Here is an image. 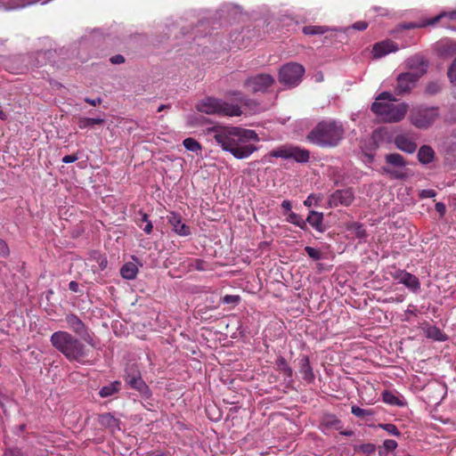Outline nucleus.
<instances>
[{"mask_svg":"<svg viewBox=\"0 0 456 456\" xmlns=\"http://www.w3.org/2000/svg\"><path fill=\"white\" fill-rule=\"evenodd\" d=\"M52 346L61 353L69 361L80 364L90 363V350L77 338L68 331H55L50 338Z\"/></svg>","mask_w":456,"mask_h":456,"instance_id":"nucleus-1","label":"nucleus"},{"mask_svg":"<svg viewBox=\"0 0 456 456\" xmlns=\"http://www.w3.org/2000/svg\"><path fill=\"white\" fill-rule=\"evenodd\" d=\"M345 136V128L340 121L322 120L307 134L306 140L321 148H335Z\"/></svg>","mask_w":456,"mask_h":456,"instance_id":"nucleus-2","label":"nucleus"},{"mask_svg":"<svg viewBox=\"0 0 456 456\" xmlns=\"http://www.w3.org/2000/svg\"><path fill=\"white\" fill-rule=\"evenodd\" d=\"M195 109L201 113L208 115L239 117L242 111L237 104L228 103L220 99L207 97L199 101Z\"/></svg>","mask_w":456,"mask_h":456,"instance_id":"nucleus-3","label":"nucleus"},{"mask_svg":"<svg viewBox=\"0 0 456 456\" xmlns=\"http://www.w3.org/2000/svg\"><path fill=\"white\" fill-rule=\"evenodd\" d=\"M440 117L439 108L436 106L419 105L410 110L409 120L412 126L419 129L429 128Z\"/></svg>","mask_w":456,"mask_h":456,"instance_id":"nucleus-4","label":"nucleus"},{"mask_svg":"<svg viewBox=\"0 0 456 456\" xmlns=\"http://www.w3.org/2000/svg\"><path fill=\"white\" fill-rule=\"evenodd\" d=\"M370 110L385 122H399L405 117L408 105L404 102L394 104L392 102H374Z\"/></svg>","mask_w":456,"mask_h":456,"instance_id":"nucleus-5","label":"nucleus"},{"mask_svg":"<svg viewBox=\"0 0 456 456\" xmlns=\"http://www.w3.org/2000/svg\"><path fill=\"white\" fill-rule=\"evenodd\" d=\"M240 127L215 126L208 128V134H214V138L221 148L232 154L235 142L239 141Z\"/></svg>","mask_w":456,"mask_h":456,"instance_id":"nucleus-6","label":"nucleus"},{"mask_svg":"<svg viewBox=\"0 0 456 456\" xmlns=\"http://www.w3.org/2000/svg\"><path fill=\"white\" fill-rule=\"evenodd\" d=\"M240 127L215 126L208 128V134H214V138L221 148L232 154L235 142L239 141Z\"/></svg>","mask_w":456,"mask_h":456,"instance_id":"nucleus-7","label":"nucleus"},{"mask_svg":"<svg viewBox=\"0 0 456 456\" xmlns=\"http://www.w3.org/2000/svg\"><path fill=\"white\" fill-rule=\"evenodd\" d=\"M239 141L235 142L234 149L232 150V156L238 159H242L249 157L254 151L257 150L251 142H258V134L250 129L240 128L238 133Z\"/></svg>","mask_w":456,"mask_h":456,"instance_id":"nucleus-8","label":"nucleus"},{"mask_svg":"<svg viewBox=\"0 0 456 456\" xmlns=\"http://www.w3.org/2000/svg\"><path fill=\"white\" fill-rule=\"evenodd\" d=\"M386 165L381 167L383 173L388 175L394 179H405L404 172L407 162L399 153H388L385 155Z\"/></svg>","mask_w":456,"mask_h":456,"instance_id":"nucleus-9","label":"nucleus"},{"mask_svg":"<svg viewBox=\"0 0 456 456\" xmlns=\"http://www.w3.org/2000/svg\"><path fill=\"white\" fill-rule=\"evenodd\" d=\"M270 156L284 159H293L297 163H307L310 159V151L297 145L286 144L270 151Z\"/></svg>","mask_w":456,"mask_h":456,"instance_id":"nucleus-10","label":"nucleus"},{"mask_svg":"<svg viewBox=\"0 0 456 456\" xmlns=\"http://www.w3.org/2000/svg\"><path fill=\"white\" fill-rule=\"evenodd\" d=\"M304 74L305 68L301 64L287 63L279 70V82L286 86L294 87L299 85Z\"/></svg>","mask_w":456,"mask_h":456,"instance_id":"nucleus-11","label":"nucleus"},{"mask_svg":"<svg viewBox=\"0 0 456 456\" xmlns=\"http://www.w3.org/2000/svg\"><path fill=\"white\" fill-rule=\"evenodd\" d=\"M125 381L132 389L136 390L142 398L150 399L151 397V390L142 379L141 372L136 366L131 365L126 369Z\"/></svg>","mask_w":456,"mask_h":456,"instance_id":"nucleus-12","label":"nucleus"},{"mask_svg":"<svg viewBox=\"0 0 456 456\" xmlns=\"http://www.w3.org/2000/svg\"><path fill=\"white\" fill-rule=\"evenodd\" d=\"M65 322L71 331L79 336L92 347H96V342L94 337L90 334L87 326L77 314L73 313L67 314L65 315Z\"/></svg>","mask_w":456,"mask_h":456,"instance_id":"nucleus-13","label":"nucleus"},{"mask_svg":"<svg viewBox=\"0 0 456 456\" xmlns=\"http://www.w3.org/2000/svg\"><path fill=\"white\" fill-rule=\"evenodd\" d=\"M274 83L275 78L272 75L260 73L256 76L248 77L244 81L243 86L245 88H248L252 94H266Z\"/></svg>","mask_w":456,"mask_h":456,"instance_id":"nucleus-14","label":"nucleus"},{"mask_svg":"<svg viewBox=\"0 0 456 456\" xmlns=\"http://www.w3.org/2000/svg\"><path fill=\"white\" fill-rule=\"evenodd\" d=\"M426 73L425 69L419 71H409L401 73L397 77L395 86L396 94H403L411 92L416 86L418 80Z\"/></svg>","mask_w":456,"mask_h":456,"instance_id":"nucleus-15","label":"nucleus"},{"mask_svg":"<svg viewBox=\"0 0 456 456\" xmlns=\"http://www.w3.org/2000/svg\"><path fill=\"white\" fill-rule=\"evenodd\" d=\"M354 200V193L352 188L344 190H337L330 196V205L338 207L339 205L347 207L352 204Z\"/></svg>","mask_w":456,"mask_h":456,"instance_id":"nucleus-16","label":"nucleus"},{"mask_svg":"<svg viewBox=\"0 0 456 456\" xmlns=\"http://www.w3.org/2000/svg\"><path fill=\"white\" fill-rule=\"evenodd\" d=\"M392 275L395 280H398L399 283L403 284L411 291L417 292L419 290L420 282L417 276L404 270H396Z\"/></svg>","mask_w":456,"mask_h":456,"instance_id":"nucleus-17","label":"nucleus"},{"mask_svg":"<svg viewBox=\"0 0 456 456\" xmlns=\"http://www.w3.org/2000/svg\"><path fill=\"white\" fill-rule=\"evenodd\" d=\"M321 425L322 427L328 430H338L340 431V435L344 436H352L354 435V432L352 430L342 431V421L335 414L332 413H324L321 419Z\"/></svg>","mask_w":456,"mask_h":456,"instance_id":"nucleus-18","label":"nucleus"},{"mask_svg":"<svg viewBox=\"0 0 456 456\" xmlns=\"http://www.w3.org/2000/svg\"><path fill=\"white\" fill-rule=\"evenodd\" d=\"M168 224L172 226V231L179 236H189L191 234V228L183 222L180 214L170 212L167 216Z\"/></svg>","mask_w":456,"mask_h":456,"instance_id":"nucleus-19","label":"nucleus"},{"mask_svg":"<svg viewBox=\"0 0 456 456\" xmlns=\"http://www.w3.org/2000/svg\"><path fill=\"white\" fill-rule=\"evenodd\" d=\"M398 50L397 45L391 40H385L376 43L372 48V54L374 58H381L390 53Z\"/></svg>","mask_w":456,"mask_h":456,"instance_id":"nucleus-20","label":"nucleus"},{"mask_svg":"<svg viewBox=\"0 0 456 456\" xmlns=\"http://www.w3.org/2000/svg\"><path fill=\"white\" fill-rule=\"evenodd\" d=\"M394 143L397 149L406 153L411 154L417 150V143L404 134L395 135Z\"/></svg>","mask_w":456,"mask_h":456,"instance_id":"nucleus-21","label":"nucleus"},{"mask_svg":"<svg viewBox=\"0 0 456 456\" xmlns=\"http://www.w3.org/2000/svg\"><path fill=\"white\" fill-rule=\"evenodd\" d=\"M306 224H309L319 232H324L326 228L323 225V213L311 210L306 217Z\"/></svg>","mask_w":456,"mask_h":456,"instance_id":"nucleus-22","label":"nucleus"},{"mask_svg":"<svg viewBox=\"0 0 456 456\" xmlns=\"http://www.w3.org/2000/svg\"><path fill=\"white\" fill-rule=\"evenodd\" d=\"M299 371L303 375V379L307 383H312L314 379V374L313 368L310 365L309 357L307 355H302L299 364Z\"/></svg>","mask_w":456,"mask_h":456,"instance_id":"nucleus-23","label":"nucleus"},{"mask_svg":"<svg viewBox=\"0 0 456 456\" xmlns=\"http://www.w3.org/2000/svg\"><path fill=\"white\" fill-rule=\"evenodd\" d=\"M417 157L422 165H428L434 161L436 152L431 146L425 144L419 149Z\"/></svg>","mask_w":456,"mask_h":456,"instance_id":"nucleus-24","label":"nucleus"},{"mask_svg":"<svg viewBox=\"0 0 456 456\" xmlns=\"http://www.w3.org/2000/svg\"><path fill=\"white\" fill-rule=\"evenodd\" d=\"M121 389V382L118 380H115L108 384L107 386H103L100 391L99 395L102 398H106L118 394Z\"/></svg>","mask_w":456,"mask_h":456,"instance_id":"nucleus-25","label":"nucleus"},{"mask_svg":"<svg viewBox=\"0 0 456 456\" xmlns=\"http://www.w3.org/2000/svg\"><path fill=\"white\" fill-rule=\"evenodd\" d=\"M105 119L102 118H85L79 117L77 118V126L80 129L93 128L96 125H103Z\"/></svg>","mask_w":456,"mask_h":456,"instance_id":"nucleus-26","label":"nucleus"},{"mask_svg":"<svg viewBox=\"0 0 456 456\" xmlns=\"http://www.w3.org/2000/svg\"><path fill=\"white\" fill-rule=\"evenodd\" d=\"M276 368L279 371L282 372L286 379L292 380L293 370L288 364L286 359L282 355H279L275 361Z\"/></svg>","mask_w":456,"mask_h":456,"instance_id":"nucleus-27","label":"nucleus"},{"mask_svg":"<svg viewBox=\"0 0 456 456\" xmlns=\"http://www.w3.org/2000/svg\"><path fill=\"white\" fill-rule=\"evenodd\" d=\"M137 273H138V268L132 262L126 263L120 269V275L126 280L135 279Z\"/></svg>","mask_w":456,"mask_h":456,"instance_id":"nucleus-28","label":"nucleus"},{"mask_svg":"<svg viewBox=\"0 0 456 456\" xmlns=\"http://www.w3.org/2000/svg\"><path fill=\"white\" fill-rule=\"evenodd\" d=\"M428 22H429V18L428 19H421L419 21L403 22L398 25V28L400 30H404V29L421 28H425L427 26H432V24L428 23Z\"/></svg>","mask_w":456,"mask_h":456,"instance_id":"nucleus-29","label":"nucleus"},{"mask_svg":"<svg viewBox=\"0 0 456 456\" xmlns=\"http://www.w3.org/2000/svg\"><path fill=\"white\" fill-rule=\"evenodd\" d=\"M330 30V28L327 26L309 25V26H305L302 28V32L307 36L323 35Z\"/></svg>","mask_w":456,"mask_h":456,"instance_id":"nucleus-30","label":"nucleus"},{"mask_svg":"<svg viewBox=\"0 0 456 456\" xmlns=\"http://www.w3.org/2000/svg\"><path fill=\"white\" fill-rule=\"evenodd\" d=\"M101 425L106 428H118L119 420L116 419L111 413H103L100 415Z\"/></svg>","mask_w":456,"mask_h":456,"instance_id":"nucleus-31","label":"nucleus"},{"mask_svg":"<svg viewBox=\"0 0 456 456\" xmlns=\"http://www.w3.org/2000/svg\"><path fill=\"white\" fill-rule=\"evenodd\" d=\"M406 64H407V67L410 68L411 69H415L414 71H419L422 68L427 70V66H428L427 62L422 58L418 57V56L409 58L407 60Z\"/></svg>","mask_w":456,"mask_h":456,"instance_id":"nucleus-32","label":"nucleus"},{"mask_svg":"<svg viewBox=\"0 0 456 456\" xmlns=\"http://www.w3.org/2000/svg\"><path fill=\"white\" fill-rule=\"evenodd\" d=\"M444 19H448L449 20H456V10L450 12H442L434 18H429V22L432 26L437 24L442 21Z\"/></svg>","mask_w":456,"mask_h":456,"instance_id":"nucleus-33","label":"nucleus"},{"mask_svg":"<svg viewBox=\"0 0 456 456\" xmlns=\"http://www.w3.org/2000/svg\"><path fill=\"white\" fill-rule=\"evenodd\" d=\"M427 337L433 338L436 341H445L447 339L446 335L437 327L431 326L427 330Z\"/></svg>","mask_w":456,"mask_h":456,"instance_id":"nucleus-34","label":"nucleus"},{"mask_svg":"<svg viewBox=\"0 0 456 456\" xmlns=\"http://www.w3.org/2000/svg\"><path fill=\"white\" fill-rule=\"evenodd\" d=\"M138 214L141 216L140 222L142 224H139L140 227L144 231L146 234H151L153 230V225L151 221L149 219V216L141 210L138 212Z\"/></svg>","mask_w":456,"mask_h":456,"instance_id":"nucleus-35","label":"nucleus"},{"mask_svg":"<svg viewBox=\"0 0 456 456\" xmlns=\"http://www.w3.org/2000/svg\"><path fill=\"white\" fill-rule=\"evenodd\" d=\"M348 230L351 231L354 236L358 239H365L367 237V232L363 227V224L358 222L352 223Z\"/></svg>","mask_w":456,"mask_h":456,"instance_id":"nucleus-36","label":"nucleus"},{"mask_svg":"<svg viewBox=\"0 0 456 456\" xmlns=\"http://www.w3.org/2000/svg\"><path fill=\"white\" fill-rule=\"evenodd\" d=\"M287 221L289 222L290 224H293L297 226H298L300 229L304 230V231H306L307 230V224H306V222L305 220H304L301 216L294 213V212H290L287 217Z\"/></svg>","mask_w":456,"mask_h":456,"instance_id":"nucleus-37","label":"nucleus"},{"mask_svg":"<svg viewBox=\"0 0 456 456\" xmlns=\"http://www.w3.org/2000/svg\"><path fill=\"white\" fill-rule=\"evenodd\" d=\"M382 400L384 403H386L389 405H397V406L403 405V403L400 401V399L396 395H395L394 393H392L389 390L383 391Z\"/></svg>","mask_w":456,"mask_h":456,"instance_id":"nucleus-38","label":"nucleus"},{"mask_svg":"<svg viewBox=\"0 0 456 456\" xmlns=\"http://www.w3.org/2000/svg\"><path fill=\"white\" fill-rule=\"evenodd\" d=\"M183 145L187 151H192V152H198L201 151L202 147L200 143L196 141L194 138L188 137L183 140Z\"/></svg>","mask_w":456,"mask_h":456,"instance_id":"nucleus-39","label":"nucleus"},{"mask_svg":"<svg viewBox=\"0 0 456 456\" xmlns=\"http://www.w3.org/2000/svg\"><path fill=\"white\" fill-rule=\"evenodd\" d=\"M397 442L393 439H387L383 442V447L386 450V452L379 451V456H386L387 452H393L397 447Z\"/></svg>","mask_w":456,"mask_h":456,"instance_id":"nucleus-40","label":"nucleus"},{"mask_svg":"<svg viewBox=\"0 0 456 456\" xmlns=\"http://www.w3.org/2000/svg\"><path fill=\"white\" fill-rule=\"evenodd\" d=\"M228 94L235 97L239 102H243L246 106L250 107L252 104H255L252 100L248 99L240 91H231Z\"/></svg>","mask_w":456,"mask_h":456,"instance_id":"nucleus-41","label":"nucleus"},{"mask_svg":"<svg viewBox=\"0 0 456 456\" xmlns=\"http://www.w3.org/2000/svg\"><path fill=\"white\" fill-rule=\"evenodd\" d=\"M351 412L352 414H354L355 417H358V418H361V419H364L365 417L367 416H370L372 415V412L369 410H366V409H362V408H360L359 406L357 405H353L351 407Z\"/></svg>","mask_w":456,"mask_h":456,"instance_id":"nucleus-42","label":"nucleus"},{"mask_svg":"<svg viewBox=\"0 0 456 456\" xmlns=\"http://www.w3.org/2000/svg\"><path fill=\"white\" fill-rule=\"evenodd\" d=\"M441 89L442 86L438 82L432 81L427 85L425 92L429 95H436L441 91Z\"/></svg>","mask_w":456,"mask_h":456,"instance_id":"nucleus-43","label":"nucleus"},{"mask_svg":"<svg viewBox=\"0 0 456 456\" xmlns=\"http://www.w3.org/2000/svg\"><path fill=\"white\" fill-rule=\"evenodd\" d=\"M356 451L365 453L367 455L371 454L375 452L376 446L373 444L367 443L360 444L355 448Z\"/></svg>","mask_w":456,"mask_h":456,"instance_id":"nucleus-44","label":"nucleus"},{"mask_svg":"<svg viewBox=\"0 0 456 456\" xmlns=\"http://www.w3.org/2000/svg\"><path fill=\"white\" fill-rule=\"evenodd\" d=\"M379 427L393 436H401V432L399 431L397 427L394 424H391V423L379 424Z\"/></svg>","mask_w":456,"mask_h":456,"instance_id":"nucleus-45","label":"nucleus"},{"mask_svg":"<svg viewBox=\"0 0 456 456\" xmlns=\"http://www.w3.org/2000/svg\"><path fill=\"white\" fill-rule=\"evenodd\" d=\"M305 251L306 252L308 256L310 258H312L313 260H314V261L320 260L322 258L321 252L318 249L314 248H312L310 246H306L305 248Z\"/></svg>","mask_w":456,"mask_h":456,"instance_id":"nucleus-46","label":"nucleus"},{"mask_svg":"<svg viewBox=\"0 0 456 456\" xmlns=\"http://www.w3.org/2000/svg\"><path fill=\"white\" fill-rule=\"evenodd\" d=\"M451 83L456 86V58L453 60L447 71Z\"/></svg>","mask_w":456,"mask_h":456,"instance_id":"nucleus-47","label":"nucleus"},{"mask_svg":"<svg viewBox=\"0 0 456 456\" xmlns=\"http://www.w3.org/2000/svg\"><path fill=\"white\" fill-rule=\"evenodd\" d=\"M240 300V296L238 295H225L224 297H222L221 301L224 304H232L237 305Z\"/></svg>","mask_w":456,"mask_h":456,"instance_id":"nucleus-48","label":"nucleus"},{"mask_svg":"<svg viewBox=\"0 0 456 456\" xmlns=\"http://www.w3.org/2000/svg\"><path fill=\"white\" fill-rule=\"evenodd\" d=\"M51 54H52L51 51H40V52H37V58L38 60H37V64L39 65V66L44 65L45 58L48 55H51Z\"/></svg>","mask_w":456,"mask_h":456,"instance_id":"nucleus-49","label":"nucleus"},{"mask_svg":"<svg viewBox=\"0 0 456 456\" xmlns=\"http://www.w3.org/2000/svg\"><path fill=\"white\" fill-rule=\"evenodd\" d=\"M10 254V249L7 245V243L0 239V256L1 257H7Z\"/></svg>","mask_w":456,"mask_h":456,"instance_id":"nucleus-50","label":"nucleus"},{"mask_svg":"<svg viewBox=\"0 0 456 456\" xmlns=\"http://www.w3.org/2000/svg\"><path fill=\"white\" fill-rule=\"evenodd\" d=\"M383 100H387L388 101L387 102H391L392 101L395 100L394 96L392 95L391 93L389 92H382L381 94H379L377 98H376V102H381Z\"/></svg>","mask_w":456,"mask_h":456,"instance_id":"nucleus-51","label":"nucleus"},{"mask_svg":"<svg viewBox=\"0 0 456 456\" xmlns=\"http://www.w3.org/2000/svg\"><path fill=\"white\" fill-rule=\"evenodd\" d=\"M280 20H281V22H282L283 26H287V27H289L292 24H295V25L298 24V22L297 20H295L294 18L288 16V15L282 16Z\"/></svg>","mask_w":456,"mask_h":456,"instance_id":"nucleus-52","label":"nucleus"},{"mask_svg":"<svg viewBox=\"0 0 456 456\" xmlns=\"http://www.w3.org/2000/svg\"><path fill=\"white\" fill-rule=\"evenodd\" d=\"M320 198L316 197L315 194H310L307 199L304 201V205L306 207H312L313 205H317L318 200Z\"/></svg>","mask_w":456,"mask_h":456,"instance_id":"nucleus-53","label":"nucleus"},{"mask_svg":"<svg viewBox=\"0 0 456 456\" xmlns=\"http://www.w3.org/2000/svg\"><path fill=\"white\" fill-rule=\"evenodd\" d=\"M98 265H99V269L101 271H103L107 268V265H108V260H107V257L105 256H102V255H99V256L97 257L96 259Z\"/></svg>","mask_w":456,"mask_h":456,"instance_id":"nucleus-54","label":"nucleus"},{"mask_svg":"<svg viewBox=\"0 0 456 456\" xmlns=\"http://www.w3.org/2000/svg\"><path fill=\"white\" fill-rule=\"evenodd\" d=\"M352 28L356 30H365L368 28V23L364 20L356 21L353 24Z\"/></svg>","mask_w":456,"mask_h":456,"instance_id":"nucleus-55","label":"nucleus"},{"mask_svg":"<svg viewBox=\"0 0 456 456\" xmlns=\"http://www.w3.org/2000/svg\"><path fill=\"white\" fill-rule=\"evenodd\" d=\"M110 61L112 64L117 65V64L124 63L126 61V59L121 54H116V55L110 57Z\"/></svg>","mask_w":456,"mask_h":456,"instance_id":"nucleus-56","label":"nucleus"},{"mask_svg":"<svg viewBox=\"0 0 456 456\" xmlns=\"http://www.w3.org/2000/svg\"><path fill=\"white\" fill-rule=\"evenodd\" d=\"M436 195V191L432 189L422 190L419 194L421 198H434Z\"/></svg>","mask_w":456,"mask_h":456,"instance_id":"nucleus-57","label":"nucleus"},{"mask_svg":"<svg viewBox=\"0 0 456 456\" xmlns=\"http://www.w3.org/2000/svg\"><path fill=\"white\" fill-rule=\"evenodd\" d=\"M4 456H21V452L18 448H10L4 452Z\"/></svg>","mask_w":456,"mask_h":456,"instance_id":"nucleus-58","label":"nucleus"},{"mask_svg":"<svg viewBox=\"0 0 456 456\" xmlns=\"http://www.w3.org/2000/svg\"><path fill=\"white\" fill-rule=\"evenodd\" d=\"M78 157L77 154L66 155L62 158V162L65 164H69L77 161Z\"/></svg>","mask_w":456,"mask_h":456,"instance_id":"nucleus-59","label":"nucleus"},{"mask_svg":"<svg viewBox=\"0 0 456 456\" xmlns=\"http://www.w3.org/2000/svg\"><path fill=\"white\" fill-rule=\"evenodd\" d=\"M84 101H85L86 103H88V104H90V105H92V106H97V105L101 104V103H102V98H101V97H97V98H95V99H91V98L86 97V98L84 99Z\"/></svg>","mask_w":456,"mask_h":456,"instance_id":"nucleus-60","label":"nucleus"},{"mask_svg":"<svg viewBox=\"0 0 456 456\" xmlns=\"http://www.w3.org/2000/svg\"><path fill=\"white\" fill-rule=\"evenodd\" d=\"M435 209L436 211H437L441 216H444L445 211H446V208H445V205L443 203V202H437L436 203L435 205Z\"/></svg>","mask_w":456,"mask_h":456,"instance_id":"nucleus-61","label":"nucleus"},{"mask_svg":"<svg viewBox=\"0 0 456 456\" xmlns=\"http://www.w3.org/2000/svg\"><path fill=\"white\" fill-rule=\"evenodd\" d=\"M69 289L72 291V292H78L79 291V285L78 283L76 281H71L69 283Z\"/></svg>","mask_w":456,"mask_h":456,"instance_id":"nucleus-62","label":"nucleus"},{"mask_svg":"<svg viewBox=\"0 0 456 456\" xmlns=\"http://www.w3.org/2000/svg\"><path fill=\"white\" fill-rule=\"evenodd\" d=\"M281 208L286 211H290L292 208L291 202L288 200H285L281 203Z\"/></svg>","mask_w":456,"mask_h":456,"instance_id":"nucleus-63","label":"nucleus"},{"mask_svg":"<svg viewBox=\"0 0 456 456\" xmlns=\"http://www.w3.org/2000/svg\"><path fill=\"white\" fill-rule=\"evenodd\" d=\"M203 119H205L202 116H192L190 118V122L191 125L200 123Z\"/></svg>","mask_w":456,"mask_h":456,"instance_id":"nucleus-64","label":"nucleus"}]
</instances>
